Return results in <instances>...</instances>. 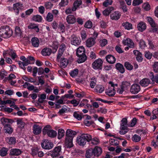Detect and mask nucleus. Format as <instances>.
<instances>
[{"instance_id": "9", "label": "nucleus", "mask_w": 158, "mask_h": 158, "mask_svg": "<svg viewBox=\"0 0 158 158\" xmlns=\"http://www.w3.org/2000/svg\"><path fill=\"white\" fill-rule=\"evenodd\" d=\"M23 4L20 2H17L13 5V9L17 15L19 14V10L23 9Z\"/></svg>"}, {"instance_id": "28", "label": "nucleus", "mask_w": 158, "mask_h": 158, "mask_svg": "<svg viewBox=\"0 0 158 158\" xmlns=\"http://www.w3.org/2000/svg\"><path fill=\"white\" fill-rule=\"evenodd\" d=\"M106 93L110 96H114L115 94L114 88V87H109L106 91Z\"/></svg>"}, {"instance_id": "35", "label": "nucleus", "mask_w": 158, "mask_h": 158, "mask_svg": "<svg viewBox=\"0 0 158 158\" xmlns=\"http://www.w3.org/2000/svg\"><path fill=\"white\" fill-rule=\"evenodd\" d=\"M4 129L5 132L6 133H8L9 134H11L13 131V129L11 127L10 125H7L6 126H4Z\"/></svg>"}, {"instance_id": "34", "label": "nucleus", "mask_w": 158, "mask_h": 158, "mask_svg": "<svg viewBox=\"0 0 158 158\" xmlns=\"http://www.w3.org/2000/svg\"><path fill=\"white\" fill-rule=\"evenodd\" d=\"M116 69L121 73H123L125 72V69L123 65L120 63H117L115 65Z\"/></svg>"}, {"instance_id": "11", "label": "nucleus", "mask_w": 158, "mask_h": 158, "mask_svg": "<svg viewBox=\"0 0 158 158\" xmlns=\"http://www.w3.org/2000/svg\"><path fill=\"white\" fill-rule=\"evenodd\" d=\"M77 134V132L70 129L67 130L65 135V137L73 139Z\"/></svg>"}, {"instance_id": "63", "label": "nucleus", "mask_w": 158, "mask_h": 158, "mask_svg": "<svg viewBox=\"0 0 158 158\" xmlns=\"http://www.w3.org/2000/svg\"><path fill=\"white\" fill-rule=\"evenodd\" d=\"M58 28L62 32H64L65 31V26L63 23H60Z\"/></svg>"}, {"instance_id": "54", "label": "nucleus", "mask_w": 158, "mask_h": 158, "mask_svg": "<svg viewBox=\"0 0 158 158\" xmlns=\"http://www.w3.org/2000/svg\"><path fill=\"white\" fill-rule=\"evenodd\" d=\"M152 56V54L149 51L145 52L144 56L148 59H151Z\"/></svg>"}, {"instance_id": "43", "label": "nucleus", "mask_w": 158, "mask_h": 158, "mask_svg": "<svg viewBox=\"0 0 158 158\" xmlns=\"http://www.w3.org/2000/svg\"><path fill=\"white\" fill-rule=\"evenodd\" d=\"M147 20L152 27H156V24L152 18L151 17H148L147 18Z\"/></svg>"}, {"instance_id": "10", "label": "nucleus", "mask_w": 158, "mask_h": 158, "mask_svg": "<svg viewBox=\"0 0 158 158\" xmlns=\"http://www.w3.org/2000/svg\"><path fill=\"white\" fill-rule=\"evenodd\" d=\"M31 64L30 61L27 57L26 59L24 62L19 61L18 62V64L19 67L24 70L26 69L25 66H27L28 64Z\"/></svg>"}, {"instance_id": "49", "label": "nucleus", "mask_w": 158, "mask_h": 158, "mask_svg": "<svg viewBox=\"0 0 158 158\" xmlns=\"http://www.w3.org/2000/svg\"><path fill=\"white\" fill-rule=\"evenodd\" d=\"M33 20L36 22H40L42 20V17L40 15H36L32 18Z\"/></svg>"}, {"instance_id": "64", "label": "nucleus", "mask_w": 158, "mask_h": 158, "mask_svg": "<svg viewBox=\"0 0 158 158\" xmlns=\"http://www.w3.org/2000/svg\"><path fill=\"white\" fill-rule=\"evenodd\" d=\"M110 143L112 145L117 146L118 144V141L117 140L113 139H111V140L110 141Z\"/></svg>"}, {"instance_id": "62", "label": "nucleus", "mask_w": 158, "mask_h": 158, "mask_svg": "<svg viewBox=\"0 0 158 158\" xmlns=\"http://www.w3.org/2000/svg\"><path fill=\"white\" fill-rule=\"evenodd\" d=\"M153 70L156 73L158 72V62L154 63L153 65Z\"/></svg>"}, {"instance_id": "27", "label": "nucleus", "mask_w": 158, "mask_h": 158, "mask_svg": "<svg viewBox=\"0 0 158 158\" xmlns=\"http://www.w3.org/2000/svg\"><path fill=\"white\" fill-rule=\"evenodd\" d=\"M95 156L93 149H89L86 151L85 154L86 158H94Z\"/></svg>"}, {"instance_id": "60", "label": "nucleus", "mask_w": 158, "mask_h": 158, "mask_svg": "<svg viewBox=\"0 0 158 158\" xmlns=\"http://www.w3.org/2000/svg\"><path fill=\"white\" fill-rule=\"evenodd\" d=\"M143 2L142 0H134L132 3L133 6H138L142 3Z\"/></svg>"}, {"instance_id": "58", "label": "nucleus", "mask_w": 158, "mask_h": 158, "mask_svg": "<svg viewBox=\"0 0 158 158\" xmlns=\"http://www.w3.org/2000/svg\"><path fill=\"white\" fill-rule=\"evenodd\" d=\"M53 6V4L50 2H47L45 4V6L46 9H51Z\"/></svg>"}, {"instance_id": "52", "label": "nucleus", "mask_w": 158, "mask_h": 158, "mask_svg": "<svg viewBox=\"0 0 158 158\" xmlns=\"http://www.w3.org/2000/svg\"><path fill=\"white\" fill-rule=\"evenodd\" d=\"M120 5L123 12H126L127 11V9L124 1H123L120 2Z\"/></svg>"}, {"instance_id": "25", "label": "nucleus", "mask_w": 158, "mask_h": 158, "mask_svg": "<svg viewBox=\"0 0 158 158\" xmlns=\"http://www.w3.org/2000/svg\"><path fill=\"white\" fill-rule=\"evenodd\" d=\"M60 67L62 68H65L69 63L68 60L64 58H61L60 60Z\"/></svg>"}, {"instance_id": "15", "label": "nucleus", "mask_w": 158, "mask_h": 158, "mask_svg": "<svg viewBox=\"0 0 158 158\" xmlns=\"http://www.w3.org/2000/svg\"><path fill=\"white\" fill-rule=\"evenodd\" d=\"M95 43V38L90 37L87 40L86 45L87 47L90 48L94 45Z\"/></svg>"}, {"instance_id": "21", "label": "nucleus", "mask_w": 158, "mask_h": 158, "mask_svg": "<svg viewBox=\"0 0 158 158\" xmlns=\"http://www.w3.org/2000/svg\"><path fill=\"white\" fill-rule=\"evenodd\" d=\"M121 16L120 13L118 11H115L110 15V18L112 20H117Z\"/></svg>"}, {"instance_id": "29", "label": "nucleus", "mask_w": 158, "mask_h": 158, "mask_svg": "<svg viewBox=\"0 0 158 158\" xmlns=\"http://www.w3.org/2000/svg\"><path fill=\"white\" fill-rule=\"evenodd\" d=\"M32 45L34 47H38L40 44V41L39 39L35 37H33L31 40Z\"/></svg>"}, {"instance_id": "37", "label": "nucleus", "mask_w": 158, "mask_h": 158, "mask_svg": "<svg viewBox=\"0 0 158 158\" xmlns=\"http://www.w3.org/2000/svg\"><path fill=\"white\" fill-rule=\"evenodd\" d=\"M122 26L128 30H130L132 29V24L128 22H126L122 23Z\"/></svg>"}, {"instance_id": "3", "label": "nucleus", "mask_w": 158, "mask_h": 158, "mask_svg": "<svg viewBox=\"0 0 158 158\" xmlns=\"http://www.w3.org/2000/svg\"><path fill=\"white\" fill-rule=\"evenodd\" d=\"M76 54L79 57V63H83L86 60L87 57L85 54V50L84 47L81 46L79 47L77 49Z\"/></svg>"}, {"instance_id": "59", "label": "nucleus", "mask_w": 158, "mask_h": 158, "mask_svg": "<svg viewBox=\"0 0 158 158\" xmlns=\"http://www.w3.org/2000/svg\"><path fill=\"white\" fill-rule=\"evenodd\" d=\"M92 22L89 21H87L84 25L85 27L88 28H90L92 27Z\"/></svg>"}, {"instance_id": "17", "label": "nucleus", "mask_w": 158, "mask_h": 158, "mask_svg": "<svg viewBox=\"0 0 158 158\" xmlns=\"http://www.w3.org/2000/svg\"><path fill=\"white\" fill-rule=\"evenodd\" d=\"M66 20L67 22L69 24H73L76 21L75 17L74 15H68L66 18Z\"/></svg>"}, {"instance_id": "41", "label": "nucleus", "mask_w": 158, "mask_h": 158, "mask_svg": "<svg viewBox=\"0 0 158 158\" xmlns=\"http://www.w3.org/2000/svg\"><path fill=\"white\" fill-rule=\"evenodd\" d=\"M104 90V87L101 85H98L96 86L95 88V91L97 93H102Z\"/></svg>"}, {"instance_id": "38", "label": "nucleus", "mask_w": 158, "mask_h": 158, "mask_svg": "<svg viewBox=\"0 0 158 158\" xmlns=\"http://www.w3.org/2000/svg\"><path fill=\"white\" fill-rule=\"evenodd\" d=\"M81 4V1H76L73 3V6L72 8V11H75L77 8Z\"/></svg>"}, {"instance_id": "16", "label": "nucleus", "mask_w": 158, "mask_h": 158, "mask_svg": "<svg viewBox=\"0 0 158 158\" xmlns=\"http://www.w3.org/2000/svg\"><path fill=\"white\" fill-rule=\"evenodd\" d=\"M137 28L138 31L142 32L146 29V25L143 22H141L138 24Z\"/></svg>"}, {"instance_id": "8", "label": "nucleus", "mask_w": 158, "mask_h": 158, "mask_svg": "<svg viewBox=\"0 0 158 158\" xmlns=\"http://www.w3.org/2000/svg\"><path fill=\"white\" fill-rule=\"evenodd\" d=\"M71 43L72 44L77 46L79 45L81 42V40L74 35H73L71 36Z\"/></svg>"}, {"instance_id": "20", "label": "nucleus", "mask_w": 158, "mask_h": 158, "mask_svg": "<svg viewBox=\"0 0 158 158\" xmlns=\"http://www.w3.org/2000/svg\"><path fill=\"white\" fill-rule=\"evenodd\" d=\"M121 126L120 127V130H127V120L126 118H124L122 119L121 121Z\"/></svg>"}, {"instance_id": "51", "label": "nucleus", "mask_w": 158, "mask_h": 158, "mask_svg": "<svg viewBox=\"0 0 158 158\" xmlns=\"http://www.w3.org/2000/svg\"><path fill=\"white\" fill-rule=\"evenodd\" d=\"M112 2V0H106L103 3V5L104 6L107 7L109 5H111Z\"/></svg>"}, {"instance_id": "18", "label": "nucleus", "mask_w": 158, "mask_h": 158, "mask_svg": "<svg viewBox=\"0 0 158 158\" xmlns=\"http://www.w3.org/2000/svg\"><path fill=\"white\" fill-rule=\"evenodd\" d=\"M22 152L19 149L14 148L10 150V155L18 156L20 155Z\"/></svg>"}, {"instance_id": "26", "label": "nucleus", "mask_w": 158, "mask_h": 158, "mask_svg": "<svg viewBox=\"0 0 158 158\" xmlns=\"http://www.w3.org/2000/svg\"><path fill=\"white\" fill-rule=\"evenodd\" d=\"M107 61L110 64H114L115 61L116 59L115 57L111 55H109L106 57Z\"/></svg>"}, {"instance_id": "40", "label": "nucleus", "mask_w": 158, "mask_h": 158, "mask_svg": "<svg viewBox=\"0 0 158 158\" xmlns=\"http://www.w3.org/2000/svg\"><path fill=\"white\" fill-rule=\"evenodd\" d=\"M17 124L18 127L21 129H23L24 128L25 123L23 121L22 119H19L17 120Z\"/></svg>"}, {"instance_id": "12", "label": "nucleus", "mask_w": 158, "mask_h": 158, "mask_svg": "<svg viewBox=\"0 0 158 158\" xmlns=\"http://www.w3.org/2000/svg\"><path fill=\"white\" fill-rule=\"evenodd\" d=\"M61 150L60 146H57L53 150L51 155L53 158L56 157L60 155V152Z\"/></svg>"}, {"instance_id": "6", "label": "nucleus", "mask_w": 158, "mask_h": 158, "mask_svg": "<svg viewBox=\"0 0 158 158\" xmlns=\"http://www.w3.org/2000/svg\"><path fill=\"white\" fill-rule=\"evenodd\" d=\"M103 62L100 58L95 60L92 64V68L94 69H102Z\"/></svg>"}, {"instance_id": "24", "label": "nucleus", "mask_w": 158, "mask_h": 158, "mask_svg": "<svg viewBox=\"0 0 158 158\" xmlns=\"http://www.w3.org/2000/svg\"><path fill=\"white\" fill-rule=\"evenodd\" d=\"M148 75L152 82L154 83L155 81L158 84V74H156L154 76L153 72H150L149 73Z\"/></svg>"}, {"instance_id": "50", "label": "nucleus", "mask_w": 158, "mask_h": 158, "mask_svg": "<svg viewBox=\"0 0 158 158\" xmlns=\"http://www.w3.org/2000/svg\"><path fill=\"white\" fill-rule=\"evenodd\" d=\"M90 141L91 142L90 143L93 145H97L99 142V139L96 138H94L93 139H92L91 138V139L90 140Z\"/></svg>"}, {"instance_id": "7", "label": "nucleus", "mask_w": 158, "mask_h": 158, "mask_svg": "<svg viewBox=\"0 0 158 158\" xmlns=\"http://www.w3.org/2000/svg\"><path fill=\"white\" fill-rule=\"evenodd\" d=\"M140 90V85L138 84H134L131 86L130 91L134 94H137Z\"/></svg>"}, {"instance_id": "45", "label": "nucleus", "mask_w": 158, "mask_h": 158, "mask_svg": "<svg viewBox=\"0 0 158 158\" xmlns=\"http://www.w3.org/2000/svg\"><path fill=\"white\" fill-rule=\"evenodd\" d=\"M15 33L16 36H19L21 35L22 32L19 27L16 26L15 28Z\"/></svg>"}, {"instance_id": "14", "label": "nucleus", "mask_w": 158, "mask_h": 158, "mask_svg": "<svg viewBox=\"0 0 158 158\" xmlns=\"http://www.w3.org/2000/svg\"><path fill=\"white\" fill-rule=\"evenodd\" d=\"M123 43L124 45H127L131 48H133L134 47L133 41L129 38H128L125 40H123Z\"/></svg>"}, {"instance_id": "32", "label": "nucleus", "mask_w": 158, "mask_h": 158, "mask_svg": "<svg viewBox=\"0 0 158 158\" xmlns=\"http://www.w3.org/2000/svg\"><path fill=\"white\" fill-rule=\"evenodd\" d=\"M48 136L51 138H55L57 135V132L53 130L50 129L46 132Z\"/></svg>"}, {"instance_id": "23", "label": "nucleus", "mask_w": 158, "mask_h": 158, "mask_svg": "<svg viewBox=\"0 0 158 158\" xmlns=\"http://www.w3.org/2000/svg\"><path fill=\"white\" fill-rule=\"evenodd\" d=\"M150 82L151 81L149 79L144 78L140 81L139 84L142 86L146 87L150 84Z\"/></svg>"}, {"instance_id": "19", "label": "nucleus", "mask_w": 158, "mask_h": 158, "mask_svg": "<svg viewBox=\"0 0 158 158\" xmlns=\"http://www.w3.org/2000/svg\"><path fill=\"white\" fill-rule=\"evenodd\" d=\"M73 139L65 137V145L67 148H71L73 147Z\"/></svg>"}, {"instance_id": "55", "label": "nucleus", "mask_w": 158, "mask_h": 158, "mask_svg": "<svg viewBox=\"0 0 158 158\" xmlns=\"http://www.w3.org/2000/svg\"><path fill=\"white\" fill-rule=\"evenodd\" d=\"M78 72V69H75L70 73V75L73 77H75L77 75Z\"/></svg>"}, {"instance_id": "13", "label": "nucleus", "mask_w": 158, "mask_h": 158, "mask_svg": "<svg viewBox=\"0 0 158 158\" xmlns=\"http://www.w3.org/2000/svg\"><path fill=\"white\" fill-rule=\"evenodd\" d=\"M1 123L4 126H7V125H10L9 124H12L14 121L11 119L3 117L1 119Z\"/></svg>"}, {"instance_id": "22", "label": "nucleus", "mask_w": 158, "mask_h": 158, "mask_svg": "<svg viewBox=\"0 0 158 158\" xmlns=\"http://www.w3.org/2000/svg\"><path fill=\"white\" fill-rule=\"evenodd\" d=\"M41 127L39 125L35 124L33 126V133L37 135L40 134L41 132Z\"/></svg>"}, {"instance_id": "53", "label": "nucleus", "mask_w": 158, "mask_h": 158, "mask_svg": "<svg viewBox=\"0 0 158 158\" xmlns=\"http://www.w3.org/2000/svg\"><path fill=\"white\" fill-rule=\"evenodd\" d=\"M81 37L82 40H85L87 37V32L85 31H82L81 32Z\"/></svg>"}, {"instance_id": "33", "label": "nucleus", "mask_w": 158, "mask_h": 158, "mask_svg": "<svg viewBox=\"0 0 158 158\" xmlns=\"http://www.w3.org/2000/svg\"><path fill=\"white\" fill-rule=\"evenodd\" d=\"M9 149L7 148L3 147L0 150V156L2 157L6 156L8 154Z\"/></svg>"}, {"instance_id": "48", "label": "nucleus", "mask_w": 158, "mask_h": 158, "mask_svg": "<svg viewBox=\"0 0 158 158\" xmlns=\"http://www.w3.org/2000/svg\"><path fill=\"white\" fill-rule=\"evenodd\" d=\"M124 66L127 70H131L133 68V66L128 62H126L124 64Z\"/></svg>"}, {"instance_id": "1", "label": "nucleus", "mask_w": 158, "mask_h": 158, "mask_svg": "<svg viewBox=\"0 0 158 158\" xmlns=\"http://www.w3.org/2000/svg\"><path fill=\"white\" fill-rule=\"evenodd\" d=\"M91 139V136L87 134L83 133L77 137V141L80 146H83L86 144L87 142H90Z\"/></svg>"}, {"instance_id": "31", "label": "nucleus", "mask_w": 158, "mask_h": 158, "mask_svg": "<svg viewBox=\"0 0 158 158\" xmlns=\"http://www.w3.org/2000/svg\"><path fill=\"white\" fill-rule=\"evenodd\" d=\"M41 53L44 56H49L52 53V50L49 48H45L42 50Z\"/></svg>"}, {"instance_id": "5", "label": "nucleus", "mask_w": 158, "mask_h": 158, "mask_svg": "<svg viewBox=\"0 0 158 158\" xmlns=\"http://www.w3.org/2000/svg\"><path fill=\"white\" fill-rule=\"evenodd\" d=\"M42 148L45 149L49 150L51 149L53 147V144L50 141L45 139L42 141L41 143Z\"/></svg>"}, {"instance_id": "42", "label": "nucleus", "mask_w": 158, "mask_h": 158, "mask_svg": "<svg viewBox=\"0 0 158 158\" xmlns=\"http://www.w3.org/2000/svg\"><path fill=\"white\" fill-rule=\"evenodd\" d=\"M58 138L60 139L64 135V131L62 129H60L58 131Z\"/></svg>"}, {"instance_id": "39", "label": "nucleus", "mask_w": 158, "mask_h": 158, "mask_svg": "<svg viewBox=\"0 0 158 158\" xmlns=\"http://www.w3.org/2000/svg\"><path fill=\"white\" fill-rule=\"evenodd\" d=\"M29 29H34L35 31L38 32L39 31V28H38V26L34 23H31L28 26Z\"/></svg>"}, {"instance_id": "44", "label": "nucleus", "mask_w": 158, "mask_h": 158, "mask_svg": "<svg viewBox=\"0 0 158 158\" xmlns=\"http://www.w3.org/2000/svg\"><path fill=\"white\" fill-rule=\"evenodd\" d=\"M132 140L135 142H137L140 141L141 140L140 137L136 135H134L132 137Z\"/></svg>"}, {"instance_id": "61", "label": "nucleus", "mask_w": 158, "mask_h": 158, "mask_svg": "<svg viewBox=\"0 0 158 158\" xmlns=\"http://www.w3.org/2000/svg\"><path fill=\"white\" fill-rule=\"evenodd\" d=\"M73 115L74 117L79 120H81L82 118L81 116L76 112H74Z\"/></svg>"}, {"instance_id": "47", "label": "nucleus", "mask_w": 158, "mask_h": 158, "mask_svg": "<svg viewBox=\"0 0 158 158\" xmlns=\"http://www.w3.org/2000/svg\"><path fill=\"white\" fill-rule=\"evenodd\" d=\"M38 151V149L37 148H32L31 149V154L33 156H36Z\"/></svg>"}, {"instance_id": "36", "label": "nucleus", "mask_w": 158, "mask_h": 158, "mask_svg": "<svg viewBox=\"0 0 158 158\" xmlns=\"http://www.w3.org/2000/svg\"><path fill=\"white\" fill-rule=\"evenodd\" d=\"M114 10V8L113 7H109L103 11V14L105 16H108L110 14L111 11Z\"/></svg>"}, {"instance_id": "57", "label": "nucleus", "mask_w": 158, "mask_h": 158, "mask_svg": "<svg viewBox=\"0 0 158 158\" xmlns=\"http://www.w3.org/2000/svg\"><path fill=\"white\" fill-rule=\"evenodd\" d=\"M68 3V0H61L59 3V5L60 6H64L67 5Z\"/></svg>"}, {"instance_id": "56", "label": "nucleus", "mask_w": 158, "mask_h": 158, "mask_svg": "<svg viewBox=\"0 0 158 158\" xmlns=\"http://www.w3.org/2000/svg\"><path fill=\"white\" fill-rule=\"evenodd\" d=\"M12 50L9 49L6 51H4L3 52V56L4 58L6 57V54H8L9 56H11V53L12 51Z\"/></svg>"}, {"instance_id": "4", "label": "nucleus", "mask_w": 158, "mask_h": 158, "mask_svg": "<svg viewBox=\"0 0 158 158\" xmlns=\"http://www.w3.org/2000/svg\"><path fill=\"white\" fill-rule=\"evenodd\" d=\"M131 85L129 81H123L122 82L120 85V88H118L117 92L119 94H121L123 91L128 89Z\"/></svg>"}, {"instance_id": "46", "label": "nucleus", "mask_w": 158, "mask_h": 158, "mask_svg": "<svg viewBox=\"0 0 158 158\" xmlns=\"http://www.w3.org/2000/svg\"><path fill=\"white\" fill-rule=\"evenodd\" d=\"M53 19V16L52 14L51 13L49 12L48 13L46 17V20L48 22L52 21Z\"/></svg>"}, {"instance_id": "30", "label": "nucleus", "mask_w": 158, "mask_h": 158, "mask_svg": "<svg viewBox=\"0 0 158 158\" xmlns=\"http://www.w3.org/2000/svg\"><path fill=\"white\" fill-rule=\"evenodd\" d=\"M94 153L95 156H98L102 153V151L101 148L99 147L96 146L93 149Z\"/></svg>"}, {"instance_id": "2", "label": "nucleus", "mask_w": 158, "mask_h": 158, "mask_svg": "<svg viewBox=\"0 0 158 158\" xmlns=\"http://www.w3.org/2000/svg\"><path fill=\"white\" fill-rule=\"evenodd\" d=\"M12 30L8 26H4L0 28V36L4 38L10 37L12 35Z\"/></svg>"}]
</instances>
